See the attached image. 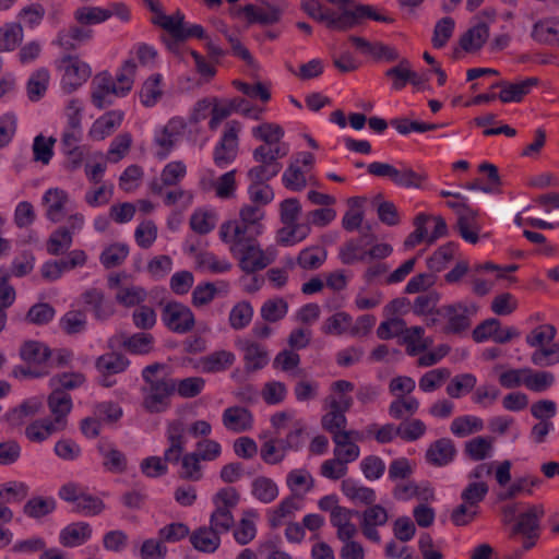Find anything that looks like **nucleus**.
<instances>
[{
    "instance_id": "nucleus-9",
    "label": "nucleus",
    "mask_w": 559,
    "mask_h": 559,
    "mask_svg": "<svg viewBox=\"0 0 559 559\" xmlns=\"http://www.w3.org/2000/svg\"><path fill=\"white\" fill-rule=\"evenodd\" d=\"M545 515L543 504H531L525 512L518 516L516 523L511 528L510 536L523 535L527 539L539 537L540 520Z\"/></svg>"
},
{
    "instance_id": "nucleus-50",
    "label": "nucleus",
    "mask_w": 559,
    "mask_h": 559,
    "mask_svg": "<svg viewBox=\"0 0 559 559\" xmlns=\"http://www.w3.org/2000/svg\"><path fill=\"white\" fill-rule=\"evenodd\" d=\"M56 139L53 136L45 138L39 134L35 136L33 143V158L35 162H40L44 165L49 164L53 155V145Z\"/></svg>"
},
{
    "instance_id": "nucleus-56",
    "label": "nucleus",
    "mask_w": 559,
    "mask_h": 559,
    "mask_svg": "<svg viewBox=\"0 0 559 559\" xmlns=\"http://www.w3.org/2000/svg\"><path fill=\"white\" fill-rule=\"evenodd\" d=\"M288 310V304L282 299H269L261 307V317L267 322H277L283 319Z\"/></svg>"
},
{
    "instance_id": "nucleus-14",
    "label": "nucleus",
    "mask_w": 559,
    "mask_h": 559,
    "mask_svg": "<svg viewBox=\"0 0 559 559\" xmlns=\"http://www.w3.org/2000/svg\"><path fill=\"white\" fill-rule=\"evenodd\" d=\"M282 13L283 9L269 3L259 8L254 4H247L237 11H230V14L234 16L245 14L249 24L259 23L261 25H272L280 22Z\"/></svg>"
},
{
    "instance_id": "nucleus-55",
    "label": "nucleus",
    "mask_w": 559,
    "mask_h": 559,
    "mask_svg": "<svg viewBox=\"0 0 559 559\" xmlns=\"http://www.w3.org/2000/svg\"><path fill=\"white\" fill-rule=\"evenodd\" d=\"M253 316V309L247 301L235 305L229 313V323L233 329L241 330L246 328Z\"/></svg>"
},
{
    "instance_id": "nucleus-1",
    "label": "nucleus",
    "mask_w": 559,
    "mask_h": 559,
    "mask_svg": "<svg viewBox=\"0 0 559 559\" xmlns=\"http://www.w3.org/2000/svg\"><path fill=\"white\" fill-rule=\"evenodd\" d=\"M165 369L166 365L154 362L142 370V378L145 382V385L141 389L143 393L142 406L150 414H158L168 409L170 397L176 392L177 381L168 374H159Z\"/></svg>"
},
{
    "instance_id": "nucleus-60",
    "label": "nucleus",
    "mask_w": 559,
    "mask_h": 559,
    "mask_svg": "<svg viewBox=\"0 0 559 559\" xmlns=\"http://www.w3.org/2000/svg\"><path fill=\"white\" fill-rule=\"evenodd\" d=\"M454 20L450 16L442 17L435 26L432 45L435 48H442L451 38L454 31Z\"/></svg>"
},
{
    "instance_id": "nucleus-22",
    "label": "nucleus",
    "mask_w": 559,
    "mask_h": 559,
    "mask_svg": "<svg viewBox=\"0 0 559 559\" xmlns=\"http://www.w3.org/2000/svg\"><path fill=\"white\" fill-rule=\"evenodd\" d=\"M190 543L200 552L213 554L221 546V536L210 526H200L191 533Z\"/></svg>"
},
{
    "instance_id": "nucleus-13",
    "label": "nucleus",
    "mask_w": 559,
    "mask_h": 559,
    "mask_svg": "<svg viewBox=\"0 0 559 559\" xmlns=\"http://www.w3.org/2000/svg\"><path fill=\"white\" fill-rule=\"evenodd\" d=\"M167 442L168 448L164 452L162 457L165 464H178L181 462L187 442L185 436V426L182 421L175 420L167 426Z\"/></svg>"
},
{
    "instance_id": "nucleus-6",
    "label": "nucleus",
    "mask_w": 559,
    "mask_h": 559,
    "mask_svg": "<svg viewBox=\"0 0 559 559\" xmlns=\"http://www.w3.org/2000/svg\"><path fill=\"white\" fill-rule=\"evenodd\" d=\"M162 321L168 330L178 334L190 332L195 325L191 309L178 301H169L162 311Z\"/></svg>"
},
{
    "instance_id": "nucleus-23",
    "label": "nucleus",
    "mask_w": 559,
    "mask_h": 559,
    "mask_svg": "<svg viewBox=\"0 0 559 559\" xmlns=\"http://www.w3.org/2000/svg\"><path fill=\"white\" fill-rule=\"evenodd\" d=\"M488 37V24L479 21L460 37L459 44L465 52H474L483 48Z\"/></svg>"
},
{
    "instance_id": "nucleus-26",
    "label": "nucleus",
    "mask_w": 559,
    "mask_h": 559,
    "mask_svg": "<svg viewBox=\"0 0 559 559\" xmlns=\"http://www.w3.org/2000/svg\"><path fill=\"white\" fill-rule=\"evenodd\" d=\"M531 36L539 44L559 46V17L536 22Z\"/></svg>"
},
{
    "instance_id": "nucleus-32",
    "label": "nucleus",
    "mask_w": 559,
    "mask_h": 559,
    "mask_svg": "<svg viewBox=\"0 0 559 559\" xmlns=\"http://www.w3.org/2000/svg\"><path fill=\"white\" fill-rule=\"evenodd\" d=\"M341 490L352 501H359L366 506H371L377 500L376 491L372 488L358 486L352 478L342 481Z\"/></svg>"
},
{
    "instance_id": "nucleus-2",
    "label": "nucleus",
    "mask_w": 559,
    "mask_h": 559,
    "mask_svg": "<svg viewBox=\"0 0 559 559\" xmlns=\"http://www.w3.org/2000/svg\"><path fill=\"white\" fill-rule=\"evenodd\" d=\"M285 154L280 146L259 145L255 147L252 157L258 165L248 170L247 176L250 182L265 183L276 177L282 170L280 158Z\"/></svg>"
},
{
    "instance_id": "nucleus-33",
    "label": "nucleus",
    "mask_w": 559,
    "mask_h": 559,
    "mask_svg": "<svg viewBox=\"0 0 559 559\" xmlns=\"http://www.w3.org/2000/svg\"><path fill=\"white\" fill-rule=\"evenodd\" d=\"M48 406L57 423H67V416L72 409V399L66 391L55 389L48 396Z\"/></svg>"
},
{
    "instance_id": "nucleus-40",
    "label": "nucleus",
    "mask_w": 559,
    "mask_h": 559,
    "mask_svg": "<svg viewBox=\"0 0 559 559\" xmlns=\"http://www.w3.org/2000/svg\"><path fill=\"white\" fill-rule=\"evenodd\" d=\"M129 254L126 243H112L100 253L99 261L107 270L121 265Z\"/></svg>"
},
{
    "instance_id": "nucleus-46",
    "label": "nucleus",
    "mask_w": 559,
    "mask_h": 559,
    "mask_svg": "<svg viewBox=\"0 0 559 559\" xmlns=\"http://www.w3.org/2000/svg\"><path fill=\"white\" fill-rule=\"evenodd\" d=\"M109 444L99 442L98 450L105 457L104 465L111 472H124L127 468V459L122 452L115 448H109Z\"/></svg>"
},
{
    "instance_id": "nucleus-48",
    "label": "nucleus",
    "mask_w": 559,
    "mask_h": 559,
    "mask_svg": "<svg viewBox=\"0 0 559 559\" xmlns=\"http://www.w3.org/2000/svg\"><path fill=\"white\" fill-rule=\"evenodd\" d=\"M492 449V440L485 437H476L465 443L464 452L473 461H481L489 456Z\"/></svg>"
},
{
    "instance_id": "nucleus-10",
    "label": "nucleus",
    "mask_w": 559,
    "mask_h": 559,
    "mask_svg": "<svg viewBox=\"0 0 559 559\" xmlns=\"http://www.w3.org/2000/svg\"><path fill=\"white\" fill-rule=\"evenodd\" d=\"M255 230L251 224H239L235 221H228L222 224L219 228V237L223 242L233 241L230 251L234 255H237L238 247L247 242L255 240Z\"/></svg>"
},
{
    "instance_id": "nucleus-3",
    "label": "nucleus",
    "mask_w": 559,
    "mask_h": 559,
    "mask_svg": "<svg viewBox=\"0 0 559 559\" xmlns=\"http://www.w3.org/2000/svg\"><path fill=\"white\" fill-rule=\"evenodd\" d=\"M367 170L372 176L386 177L394 185L405 189H420L427 179L425 173H417L404 164L397 168L389 163L373 162L368 165Z\"/></svg>"
},
{
    "instance_id": "nucleus-52",
    "label": "nucleus",
    "mask_w": 559,
    "mask_h": 559,
    "mask_svg": "<svg viewBox=\"0 0 559 559\" xmlns=\"http://www.w3.org/2000/svg\"><path fill=\"white\" fill-rule=\"evenodd\" d=\"M55 314L56 310L50 304L38 302L28 309L25 320L32 324L44 325L49 323Z\"/></svg>"
},
{
    "instance_id": "nucleus-24",
    "label": "nucleus",
    "mask_w": 559,
    "mask_h": 559,
    "mask_svg": "<svg viewBox=\"0 0 559 559\" xmlns=\"http://www.w3.org/2000/svg\"><path fill=\"white\" fill-rule=\"evenodd\" d=\"M122 120V111L110 110L94 121L88 134L94 140H104L120 127Z\"/></svg>"
},
{
    "instance_id": "nucleus-49",
    "label": "nucleus",
    "mask_w": 559,
    "mask_h": 559,
    "mask_svg": "<svg viewBox=\"0 0 559 559\" xmlns=\"http://www.w3.org/2000/svg\"><path fill=\"white\" fill-rule=\"evenodd\" d=\"M162 82V75L156 73L151 75L143 84L140 93L141 103L151 107L155 105L157 99L162 96L163 92L159 87Z\"/></svg>"
},
{
    "instance_id": "nucleus-54",
    "label": "nucleus",
    "mask_w": 559,
    "mask_h": 559,
    "mask_svg": "<svg viewBox=\"0 0 559 559\" xmlns=\"http://www.w3.org/2000/svg\"><path fill=\"white\" fill-rule=\"evenodd\" d=\"M190 227L199 235H206L215 228V214L195 210L190 217Z\"/></svg>"
},
{
    "instance_id": "nucleus-12",
    "label": "nucleus",
    "mask_w": 559,
    "mask_h": 559,
    "mask_svg": "<svg viewBox=\"0 0 559 559\" xmlns=\"http://www.w3.org/2000/svg\"><path fill=\"white\" fill-rule=\"evenodd\" d=\"M348 39L361 53L370 56L374 61L393 62L400 59L397 49L382 41H369L355 35Z\"/></svg>"
},
{
    "instance_id": "nucleus-62",
    "label": "nucleus",
    "mask_w": 559,
    "mask_h": 559,
    "mask_svg": "<svg viewBox=\"0 0 559 559\" xmlns=\"http://www.w3.org/2000/svg\"><path fill=\"white\" fill-rule=\"evenodd\" d=\"M187 167L181 160L168 163L162 170L160 180L164 186H176L186 176Z\"/></svg>"
},
{
    "instance_id": "nucleus-44",
    "label": "nucleus",
    "mask_w": 559,
    "mask_h": 559,
    "mask_svg": "<svg viewBox=\"0 0 559 559\" xmlns=\"http://www.w3.org/2000/svg\"><path fill=\"white\" fill-rule=\"evenodd\" d=\"M326 250L319 247L306 248L297 257V263L305 270H317L326 260Z\"/></svg>"
},
{
    "instance_id": "nucleus-19",
    "label": "nucleus",
    "mask_w": 559,
    "mask_h": 559,
    "mask_svg": "<svg viewBox=\"0 0 559 559\" xmlns=\"http://www.w3.org/2000/svg\"><path fill=\"white\" fill-rule=\"evenodd\" d=\"M223 425L230 431L243 432L252 428V413L240 406H231L224 411L222 416Z\"/></svg>"
},
{
    "instance_id": "nucleus-30",
    "label": "nucleus",
    "mask_w": 559,
    "mask_h": 559,
    "mask_svg": "<svg viewBox=\"0 0 559 559\" xmlns=\"http://www.w3.org/2000/svg\"><path fill=\"white\" fill-rule=\"evenodd\" d=\"M82 297L85 305L91 307L96 319L106 320L114 313L111 302L105 300V296L102 290L91 288L87 289Z\"/></svg>"
},
{
    "instance_id": "nucleus-29",
    "label": "nucleus",
    "mask_w": 559,
    "mask_h": 559,
    "mask_svg": "<svg viewBox=\"0 0 559 559\" xmlns=\"http://www.w3.org/2000/svg\"><path fill=\"white\" fill-rule=\"evenodd\" d=\"M92 536L88 523L76 522L66 526L60 533V543L64 547H75L84 544Z\"/></svg>"
},
{
    "instance_id": "nucleus-31",
    "label": "nucleus",
    "mask_w": 559,
    "mask_h": 559,
    "mask_svg": "<svg viewBox=\"0 0 559 559\" xmlns=\"http://www.w3.org/2000/svg\"><path fill=\"white\" fill-rule=\"evenodd\" d=\"M177 121L170 120L154 138V143L159 147L155 156L163 160L173 151L178 135Z\"/></svg>"
},
{
    "instance_id": "nucleus-11",
    "label": "nucleus",
    "mask_w": 559,
    "mask_h": 559,
    "mask_svg": "<svg viewBox=\"0 0 559 559\" xmlns=\"http://www.w3.org/2000/svg\"><path fill=\"white\" fill-rule=\"evenodd\" d=\"M154 337L150 333L139 332L131 336L124 333L115 335L108 341V347L115 349L122 347L133 355H145L153 349Z\"/></svg>"
},
{
    "instance_id": "nucleus-15",
    "label": "nucleus",
    "mask_w": 559,
    "mask_h": 559,
    "mask_svg": "<svg viewBox=\"0 0 559 559\" xmlns=\"http://www.w3.org/2000/svg\"><path fill=\"white\" fill-rule=\"evenodd\" d=\"M97 85L92 93V103L103 109L112 104V96H126L128 87L118 88L110 74L105 72L96 79Z\"/></svg>"
},
{
    "instance_id": "nucleus-35",
    "label": "nucleus",
    "mask_w": 559,
    "mask_h": 559,
    "mask_svg": "<svg viewBox=\"0 0 559 559\" xmlns=\"http://www.w3.org/2000/svg\"><path fill=\"white\" fill-rule=\"evenodd\" d=\"M457 249V245L450 241L438 248L431 257L427 259V266L433 273L441 272L447 267L449 262L453 259Z\"/></svg>"
},
{
    "instance_id": "nucleus-57",
    "label": "nucleus",
    "mask_w": 559,
    "mask_h": 559,
    "mask_svg": "<svg viewBox=\"0 0 559 559\" xmlns=\"http://www.w3.org/2000/svg\"><path fill=\"white\" fill-rule=\"evenodd\" d=\"M200 456L197 452L187 453L182 456L179 477L189 480H200L202 478Z\"/></svg>"
},
{
    "instance_id": "nucleus-63",
    "label": "nucleus",
    "mask_w": 559,
    "mask_h": 559,
    "mask_svg": "<svg viewBox=\"0 0 559 559\" xmlns=\"http://www.w3.org/2000/svg\"><path fill=\"white\" fill-rule=\"evenodd\" d=\"M135 241L143 249L150 248L157 238V227L153 221L142 222L134 231Z\"/></svg>"
},
{
    "instance_id": "nucleus-51",
    "label": "nucleus",
    "mask_w": 559,
    "mask_h": 559,
    "mask_svg": "<svg viewBox=\"0 0 559 559\" xmlns=\"http://www.w3.org/2000/svg\"><path fill=\"white\" fill-rule=\"evenodd\" d=\"M385 76L391 78L392 88L400 91L406 86L409 81L411 63L406 58L399 59V64L385 71Z\"/></svg>"
},
{
    "instance_id": "nucleus-53",
    "label": "nucleus",
    "mask_w": 559,
    "mask_h": 559,
    "mask_svg": "<svg viewBox=\"0 0 559 559\" xmlns=\"http://www.w3.org/2000/svg\"><path fill=\"white\" fill-rule=\"evenodd\" d=\"M23 29L20 24H7L0 28V51H11L22 41Z\"/></svg>"
},
{
    "instance_id": "nucleus-28",
    "label": "nucleus",
    "mask_w": 559,
    "mask_h": 559,
    "mask_svg": "<svg viewBox=\"0 0 559 559\" xmlns=\"http://www.w3.org/2000/svg\"><path fill=\"white\" fill-rule=\"evenodd\" d=\"M130 365V360L121 353L114 349L100 355L95 361V368L99 373L118 374L123 372Z\"/></svg>"
},
{
    "instance_id": "nucleus-21",
    "label": "nucleus",
    "mask_w": 559,
    "mask_h": 559,
    "mask_svg": "<svg viewBox=\"0 0 559 559\" xmlns=\"http://www.w3.org/2000/svg\"><path fill=\"white\" fill-rule=\"evenodd\" d=\"M52 356V350L39 341H25L20 347V357L28 365L44 366Z\"/></svg>"
},
{
    "instance_id": "nucleus-61",
    "label": "nucleus",
    "mask_w": 559,
    "mask_h": 559,
    "mask_svg": "<svg viewBox=\"0 0 559 559\" xmlns=\"http://www.w3.org/2000/svg\"><path fill=\"white\" fill-rule=\"evenodd\" d=\"M240 501V493L235 487H224L221 488L213 496V503L215 508H221L223 510H229L236 508Z\"/></svg>"
},
{
    "instance_id": "nucleus-16",
    "label": "nucleus",
    "mask_w": 559,
    "mask_h": 559,
    "mask_svg": "<svg viewBox=\"0 0 559 559\" xmlns=\"http://www.w3.org/2000/svg\"><path fill=\"white\" fill-rule=\"evenodd\" d=\"M239 266L247 274L263 270L270 263L265 258L262 249L259 248L257 241H249L238 247Z\"/></svg>"
},
{
    "instance_id": "nucleus-42",
    "label": "nucleus",
    "mask_w": 559,
    "mask_h": 559,
    "mask_svg": "<svg viewBox=\"0 0 559 559\" xmlns=\"http://www.w3.org/2000/svg\"><path fill=\"white\" fill-rule=\"evenodd\" d=\"M111 16L112 12L109 9L99 7H82L74 13L75 20L83 25L98 24L107 21Z\"/></svg>"
},
{
    "instance_id": "nucleus-27",
    "label": "nucleus",
    "mask_w": 559,
    "mask_h": 559,
    "mask_svg": "<svg viewBox=\"0 0 559 559\" xmlns=\"http://www.w3.org/2000/svg\"><path fill=\"white\" fill-rule=\"evenodd\" d=\"M241 349L243 350V359L246 362L247 371H258L262 369L269 361L266 349L260 344L251 341H240Z\"/></svg>"
},
{
    "instance_id": "nucleus-64",
    "label": "nucleus",
    "mask_w": 559,
    "mask_h": 559,
    "mask_svg": "<svg viewBox=\"0 0 559 559\" xmlns=\"http://www.w3.org/2000/svg\"><path fill=\"white\" fill-rule=\"evenodd\" d=\"M164 544L160 538L158 540L154 538L145 539L140 548L141 559H165L167 547Z\"/></svg>"
},
{
    "instance_id": "nucleus-7",
    "label": "nucleus",
    "mask_w": 559,
    "mask_h": 559,
    "mask_svg": "<svg viewBox=\"0 0 559 559\" xmlns=\"http://www.w3.org/2000/svg\"><path fill=\"white\" fill-rule=\"evenodd\" d=\"M350 7L352 9L343 8L340 12L338 32H347L354 28L360 25L365 19L383 23L393 22L392 17L378 13L373 5L354 2Z\"/></svg>"
},
{
    "instance_id": "nucleus-17",
    "label": "nucleus",
    "mask_w": 559,
    "mask_h": 559,
    "mask_svg": "<svg viewBox=\"0 0 559 559\" xmlns=\"http://www.w3.org/2000/svg\"><path fill=\"white\" fill-rule=\"evenodd\" d=\"M538 84L537 78H527L523 81L510 83L508 81H500L495 83L491 87H500L498 98L502 103H519L521 102L531 90Z\"/></svg>"
},
{
    "instance_id": "nucleus-18",
    "label": "nucleus",
    "mask_w": 559,
    "mask_h": 559,
    "mask_svg": "<svg viewBox=\"0 0 559 559\" xmlns=\"http://www.w3.org/2000/svg\"><path fill=\"white\" fill-rule=\"evenodd\" d=\"M301 8L311 19L323 23L330 31L338 32L340 12L323 7L318 0H302Z\"/></svg>"
},
{
    "instance_id": "nucleus-36",
    "label": "nucleus",
    "mask_w": 559,
    "mask_h": 559,
    "mask_svg": "<svg viewBox=\"0 0 559 559\" xmlns=\"http://www.w3.org/2000/svg\"><path fill=\"white\" fill-rule=\"evenodd\" d=\"M365 241L360 239H349L341 248L338 257L343 264L352 265L356 262L366 261Z\"/></svg>"
},
{
    "instance_id": "nucleus-41",
    "label": "nucleus",
    "mask_w": 559,
    "mask_h": 559,
    "mask_svg": "<svg viewBox=\"0 0 559 559\" xmlns=\"http://www.w3.org/2000/svg\"><path fill=\"white\" fill-rule=\"evenodd\" d=\"M72 246V233L67 227L56 229L47 240V251L52 255L64 253Z\"/></svg>"
},
{
    "instance_id": "nucleus-4",
    "label": "nucleus",
    "mask_w": 559,
    "mask_h": 559,
    "mask_svg": "<svg viewBox=\"0 0 559 559\" xmlns=\"http://www.w3.org/2000/svg\"><path fill=\"white\" fill-rule=\"evenodd\" d=\"M478 309L474 302L457 301L436 309V314L447 320L443 328L445 334H461L471 328L472 317L476 316Z\"/></svg>"
},
{
    "instance_id": "nucleus-37",
    "label": "nucleus",
    "mask_w": 559,
    "mask_h": 559,
    "mask_svg": "<svg viewBox=\"0 0 559 559\" xmlns=\"http://www.w3.org/2000/svg\"><path fill=\"white\" fill-rule=\"evenodd\" d=\"M257 516V511L252 509L243 511V518L239 521L237 528L234 531V537L238 544L247 545L255 537L257 528L251 519Z\"/></svg>"
},
{
    "instance_id": "nucleus-5",
    "label": "nucleus",
    "mask_w": 559,
    "mask_h": 559,
    "mask_svg": "<svg viewBox=\"0 0 559 559\" xmlns=\"http://www.w3.org/2000/svg\"><path fill=\"white\" fill-rule=\"evenodd\" d=\"M57 69L62 71L61 86L66 93L76 91L91 76V68L78 56L67 55L57 61Z\"/></svg>"
},
{
    "instance_id": "nucleus-45",
    "label": "nucleus",
    "mask_w": 559,
    "mask_h": 559,
    "mask_svg": "<svg viewBox=\"0 0 559 559\" xmlns=\"http://www.w3.org/2000/svg\"><path fill=\"white\" fill-rule=\"evenodd\" d=\"M252 135L264 142L263 145L271 146L278 143L284 136V130L280 124L263 122L252 129Z\"/></svg>"
},
{
    "instance_id": "nucleus-25",
    "label": "nucleus",
    "mask_w": 559,
    "mask_h": 559,
    "mask_svg": "<svg viewBox=\"0 0 559 559\" xmlns=\"http://www.w3.org/2000/svg\"><path fill=\"white\" fill-rule=\"evenodd\" d=\"M68 201V194L64 190L59 188L47 190L43 197V202L47 205V218L53 223L60 222L64 216V207Z\"/></svg>"
},
{
    "instance_id": "nucleus-59",
    "label": "nucleus",
    "mask_w": 559,
    "mask_h": 559,
    "mask_svg": "<svg viewBox=\"0 0 559 559\" xmlns=\"http://www.w3.org/2000/svg\"><path fill=\"white\" fill-rule=\"evenodd\" d=\"M190 535L189 526L181 522L170 523L158 531V537L164 543H177L186 537L190 538Z\"/></svg>"
},
{
    "instance_id": "nucleus-43",
    "label": "nucleus",
    "mask_w": 559,
    "mask_h": 559,
    "mask_svg": "<svg viewBox=\"0 0 559 559\" xmlns=\"http://www.w3.org/2000/svg\"><path fill=\"white\" fill-rule=\"evenodd\" d=\"M484 423L480 418L474 416L456 417L451 424V432L460 438L466 437L473 432L481 431Z\"/></svg>"
},
{
    "instance_id": "nucleus-34",
    "label": "nucleus",
    "mask_w": 559,
    "mask_h": 559,
    "mask_svg": "<svg viewBox=\"0 0 559 559\" xmlns=\"http://www.w3.org/2000/svg\"><path fill=\"white\" fill-rule=\"evenodd\" d=\"M252 496L262 503H271L278 496V487L275 481L266 476H259L251 484Z\"/></svg>"
},
{
    "instance_id": "nucleus-58",
    "label": "nucleus",
    "mask_w": 559,
    "mask_h": 559,
    "mask_svg": "<svg viewBox=\"0 0 559 559\" xmlns=\"http://www.w3.org/2000/svg\"><path fill=\"white\" fill-rule=\"evenodd\" d=\"M346 417L341 413V406L337 401L331 404V411L326 413L321 420L322 427L330 433L337 432V430L346 427Z\"/></svg>"
},
{
    "instance_id": "nucleus-47",
    "label": "nucleus",
    "mask_w": 559,
    "mask_h": 559,
    "mask_svg": "<svg viewBox=\"0 0 559 559\" xmlns=\"http://www.w3.org/2000/svg\"><path fill=\"white\" fill-rule=\"evenodd\" d=\"M528 373L524 379V385L534 392H544L555 383V376L548 371H535L526 369Z\"/></svg>"
},
{
    "instance_id": "nucleus-8",
    "label": "nucleus",
    "mask_w": 559,
    "mask_h": 559,
    "mask_svg": "<svg viewBox=\"0 0 559 559\" xmlns=\"http://www.w3.org/2000/svg\"><path fill=\"white\" fill-rule=\"evenodd\" d=\"M239 131V122L230 121L227 123V128L213 153V159L217 167L223 168L236 159Z\"/></svg>"
},
{
    "instance_id": "nucleus-38",
    "label": "nucleus",
    "mask_w": 559,
    "mask_h": 559,
    "mask_svg": "<svg viewBox=\"0 0 559 559\" xmlns=\"http://www.w3.org/2000/svg\"><path fill=\"white\" fill-rule=\"evenodd\" d=\"M49 79V71L46 68H39L31 75L27 82V96L32 102H37L45 95Z\"/></svg>"
},
{
    "instance_id": "nucleus-20",
    "label": "nucleus",
    "mask_w": 559,
    "mask_h": 559,
    "mask_svg": "<svg viewBox=\"0 0 559 559\" xmlns=\"http://www.w3.org/2000/svg\"><path fill=\"white\" fill-rule=\"evenodd\" d=\"M456 449L453 441L449 438H441L432 442L427 452L426 460L435 466H444L453 461Z\"/></svg>"
},
{
    "instance_id": "nucleus-39",
    "label": "nucleus",
    "mask_w": 559,
    "mask_h": 559,
    "mask_svg": "<svg viewBox=\"0 0 559 559\" xmlns=\"http://www.w3.org/2000/svg\"><path fill=\"white\" fill-rule=\"evenodd\" d=\"M56 509V500L52 497H34L29 499L23 507V512L32 519H41Z\"/></svg>"
}]
</instances>
